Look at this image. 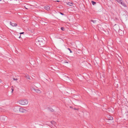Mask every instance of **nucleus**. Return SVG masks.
<instances>
[{"mask_svg": "<svg viewBox=\"0 0 128 128\" xmlns=\"http://www.w3.org/2000/svg\"><path fill=\"white\" fill-rule=\"evenodd\" d=\"M36 44L38 46H43L46 43V41L42 38H37L35 40Z\"/></svg>", "mask_w": 128, "mask_h": 128, "instance_id": "1", "label": "nucleus"}, {"mask_svg": "<svg viewBox=\"0 0 128 128\" xmlns=\"http://www.w3.org/2000/svg\"><path fill=\"white\" fill-rule=\"evenodd\" d=\"M18 102L20 104L23 105L27 104L28 103V101L26 99L20 100Z\"/></svg>", "mask_w": 128, "mask_h": 128, "instance_id": "2", "label": "nucleus"}, {"mask_svg": "<svg viewBox=\"0 0 128 128\" xmlns=\"http://www.w3.org/2000/svg\"><path fill=\"white\" fill-rule=\"evenodd\" d=\"M115 1L121 4L122 6L124 7H126L127 6L126 4L125 3L123 2L122 0H115Z\"/></svg>", "mask_w": 128, "mask_h": 128, "instance_id": "3", "label": "nucleus"}, {"mask_svg": "<svg viewBox=\"0 0 128 128\" xmlns=\"http://www.w3.org/2000/svg\"><path fill=\"white\" fill-rule=\"evenodd\" d=\"M19 111L20 112L22 113H25L28 111V110L24 109L22 108H20Z\"/></svg>", "mask_w": 128, "mask_h": 128, "instance_id": "4", "label": "nucleus"}, {"mask_svg": "<svg viewBox=\"0 0 128 128\" xmlns=\"http://www.w3.org/2000/svg\"><path fill=\"white\" fill-rule=\"evenodd\" d=\"M0 119L2 121H5V120L7 119V117L4 116H1L0 117Z\"/></svg>", "mask_w": 128, "mask_h": 128, "instance_id": "5", "label": "nucleus"}, {"mask_svg": "<svg viewBox=\"0 0 128 128\" xmlns=\"http://www.w3.org/2000/svg\"><path fill=\"white\" fill-rule=\"evenodd\" d=\"M32 91H35L38 93L40 94V93L41 92V91L39 90L38 89H35L34 88H33L32 89Z\"/></svg>", "mask_w": 128, "mask_h": 128, "instance_id": "6", "label": "nucleus"}, {"mask_svg": "<svg viewBox=\"0 0 128 128\" xmlns=\"http://www.w3.org/2000/svg\"><path fill=\"white\" fill-rule=\"evenodd\" d=\"M20 107L18 106H16L14 109V110L16 112H17L19 110Z\"/></svg>", "mask_w": 128, "mask_h": 128, "instance_id": "7", "label": "nucleus"}, {"mask_svg": "<svg viewBox=\"0 0 128 128\" xmlns=\"http://www.w3.org/2000/svg\"><path fill=\"white\" fill-rule=\"evenodd\" d=\"M10 24L13 26H17V24H16L14 23L11 22H10Z\"/></svg>", "mask_w": 128, "mask_h": 128, "instance_id": "8", "label": "nucleus"}, {"mask_svg": "<svg viewBox=\"0 0 128 128\" xmlns=\"http://www.w3.org/2000/svg\"><path fill=\"white\" fill-rule=\"evenodd\" d=\"M44 8L46 10L48 11L49 10H50V8L48 6H45L44 7Z\"/></svg>", "mask_w": 128, "mask_h": 128, "instance_id": "9", "label": "nucleus"}, {"mask_svg": "<svg viewBox=\"0 0 128 128\" xmlns=\"http://www.w3.org/2000/svg\"><path fill=\"white\" fill-rule=\"evenodd\" d=\"M67 4L68 5H69L70 6H72L73 5V4L72 2H69Z\"/></svg>", "mask_w": 128, "mask_h": 128, "instance_id": "10", "label": "nucleus"}, {"mask_svg": "<svg viewBox=\"0 0 128 128\" xmlns=\"http://www.w3.org/2000/svg\"><path fill=\"white\" fill-rule=\"evenodd\" d=\"M113 118L110 116H109L108 118V119L109 120H113Z\"/></svg>", "mask_w": 128, "mask_h": 128, "instance_id": "11", "label": "nucleus"}, {"mask_svg": "<svg viewBox=\"0 0 128 128\" xmlns=\"http://www.w3.org/2000/svg\"><path fill=\"white\" fill-rule=\"evenodd\" d=\"M92 4L93 5H94L95 4H96V2L94 1H92Z\"/></svg>", "mask_w": 128, "mask_h": 128, "instance_id": "12", "label": "nucleus"}, {"mask_svg": "<svg viewBox=\"0 0 128 128\" xmlns=\"http://www.w3.org/2000/svg\"><path fill=\"white\" fill-rule=\"evenodd\" d=\"M26 78L28 79H30V77L29 76H26Z\"/></svg>", "mask_w": 128, "mask_h": 128, "instance_id": "13", "label": "nucleus"}, {"mask_svg": "<svg viewBox=\"0 0 128 128\" xmlns=\"http://www.w3.org/2000/svg\"><path fill=\"white\" fill-rule=\"evenodd\" d=\"M67 49L68 50L70 51V53H72V52L71 51V50L70 49V48H67Z\"/></svg>", "mask_w": 128, "mask_h": 128, "instance_id": "14", "label": "nucleus"}, {"mask_svg": "<svg viewBox=\"0 0 128 128\" xmlns=\"http://www.w3.org/2000/svg\"><path fill=\"white\" fill-rule=\"evenodd\" d=\"M17 36L19 38H21L20 35V34H18L17 35Z\"/></svg>", "mask_w": 128, "mask_h": 128, "instance_id": "15", "label": "nucleus"}, {"mask_svg": "<svg viewBox=\"0 0 128 128\" xmlns=\"http://www.w3.org/2000/svg\"><path fill=\"white\" fill-rule=\"evenodd\" d=\"M91 21L92 22L94 23H96V20H92Z\"/></svg>", "mask_w": 128, "mask_h": 128, "instance_id": "16", "label": "nucleus"}, {"mask_svg": "<svg viewBox=\"0 0 128 128\" xmlns=\"http://www.w3.org/2000/svg\"><path fill=\"white\" fill-rule=\"evenodd\" d=\"M13 79L14 80H15L16 81V80H18V79L17 78H13Z\"/></svg>", "mask_w": 128, "mask_h": 128, "instance_id": "17", "label": "nucleus"}, {"mask_svg": "<svg viewBox=\"0 0 128 128\" xmlns=\"http://www.w3.org/2000/svg\"><path fill=\"white\" fill-rule=\"evenodd\" d=\"M61 29L62 31H64V28L63 27H61Z\"/></svg>", "mask_w": 128, "mask_h": 128, "instance_id": "18", "label": "nucleus"}, {"mask_svg": "<svg viewBox=\"0 0 128 128\" xmlns=\"http://www.w3.org/2000/svg\"><path fill=\"white\" fill-rule=\"evenodd\" d=\"M59 13H60V14H61V15H64V14L63 13H62V12H59Z\"/></svg>", "mask_w": 128, "mask_h": 128, "instance_id": "19", "label": "nucleus"}, {"mask_svg": "<svg viewBox=\"0 0 128 128\" xmlns=\"http://www.w3.org/2000/svg\"><path fill=\"white\" fill-rule=\"evenodd\" d=\"M24 33V32H20V35L21 34H23Z\"/></svg>", "mask_w": 128, "mask_h": 128, "instance_id": "20", "label": "nucleus"}, {"mask_svg": "<svg viewBox=\"0 0 128 128\" xmlns=\"http://www.w3.org/2000/svg\"><path fill=\"white\" fill-rule=\"evenodd\" d=\"M51 112H53L54 111V110L52 109H51V110H50Z\"/></svg>", "mask_w": 128, "mask_h": 128, "instance_id": "21", "label": "nucleus"}, {"mask_svg": "<svg viewBox=\"0 0 128 128\" xmlns=\"http://www.w3.org/2000/svg\"><path fill=\"white\" fill-rule=\"evenodd\" d=\"M74 109L75 110H78V109L76 108H74Z\"/></svg>", "mask_w": 128, "mask_h": 128, "instance_id": "22", "label": "nucleus"}, {"mask_svg": "<svg viewBox=\"0 0 128 128\" xmlns=\"http://www.w3.org/2000/svg\"><path fill=\"white\" fill-rule=\"evenodd\" d=\"M12 92H13V91L14 90H13V89H12Z\"/></svg>", "mask_w": 128, "mask_h": 128, "instance_id": "23", "label": "nucleus"}, {"mask_svg": "<svg viewBox=\"0 0 128 128\" xmlns=\"http://www.w3.org/2000/svg\"><path fill=\"white\" fill-rule=\"evenodd\" d=\"M56 2H60V1H59V0H56Z\"/></svg>", "mask_w": 128, "mask_h": 128, "instance_id": "24", "label": "nucleus"}, {"mask_svg": "<svg viewBox=\"0 0 128 128\" xmlns=\"http://www.w3.org/2000/svg\"><path fill=\"white\" fill-rule=\"evenodd\" d=\"M52 121H51V122L52 123Z\"/></svg>", "mask_w": 128, "mask_h": 128, "instance_id": "25", "label": "nucleus"}, {"mask_svg": "<svg viewBox=\"0 0 128 128\" xmlns=\"http://www.w3.org/2000/svg\"><path fill=\"white\" fill-rule=\"evenodd\" d=\"M70 108H71L72 107L71 106H70Z\"/></svg>", "mask_w": 128, "mask_h": 128, "instance_id": "26", "label": "nucleus"}, {"mask_svg": "<svg viewBox=\"0 0 128 128\" xmlns=\"http://www.w3.org/2000/svg\"><path fill=\"white\" fill-rule=\"evenodd\" d=\"M26 8V9H27V8Z\"/></svg>", "mask_w": 128, "mask_h": 128, "instance_id": "27", "label": "nucleus"}, {"mask_svg": "<svg viewBox=\"0 0 128 128\" xmlns=\"http://www.w3.org/2000/svg\"><path fill=\"white\" fill-rule=\"evenodd\" d=\"M1 80H0V81H1ZM1 82L0 81V82Z\"/></svg>", "mask_w": 128, "mask_h": 128, "instance_id": "28", "label": "nucleus"}, {"mask_svg": "<svg viewBox=\"0 0 128 128\" xmlns=\"http://www.w3.org/2000/svg\"><path fill=\"white\" fill-rule=\"evenodd\" d=\"M2 0H0V1H1Z\"/></svg>", "mask_w": 128, "mask_h": 128, "instance_id": "29", "label": "nucleus"}]
</instances>
